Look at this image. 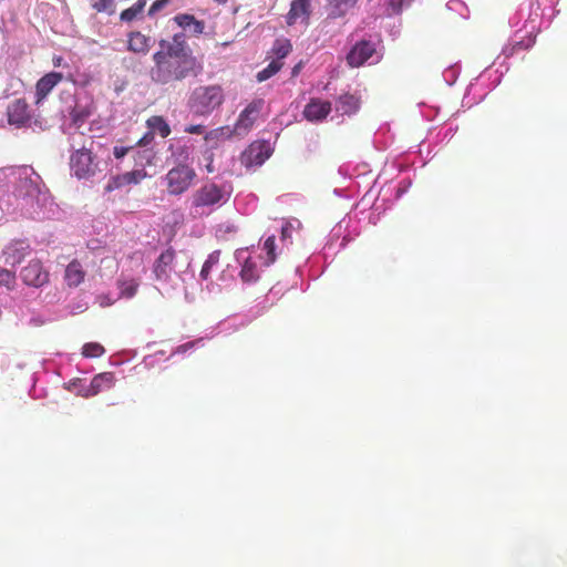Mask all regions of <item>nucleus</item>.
<instances>
[{"label": "nucleus", "instance_id": "obj_1", "mask_svg": "<svg viewBox=\"0 0 567 567\" xmlns=\"http://www.w3.org/2000/svg\"><path fill=\"white\" fill-rule=\"evenodd\" d=\"M152 59L154 65L150 75L154 83L161 85L197 78L204 70L203 63L189 48L184 32L175 33L171 40L161 39L158 50Z\"/></svg>", "mask_w": 567, "mask_h": 567}, {"label": "nucleus", "instance_id": "obj_2", "mask_svg": "<svg viewBox=\"0 0 567 567\" xmlns=\"http://www.w3.org/2000/svg\"><path fill=\"white\" fill-rule=\"evenodd\" d=\"M231 195V188L214 182L204 183L190 197V209L197 214L210 213L226 204Z\"/></svg>", "mask_w": 567, "mask_h": 567}, {"label": "nucleus", "instance_id": "obj_3", "mask_svg": "<svg viewBox=\"0 0 567 567\" xmlns=\"http://www.w3.org/2000/svg\"><path fill=\"white\" fill-rule=\"evenodd\" d=\"M225 95L220 85H199L188 96L187 107L195 116H209L224 103Z\"/></svg>", "mask_w": 567, "mask_h": 567}, {"label": "nucleus", "instance_id": "obj_4", "mask_svg": "<svg viewBox=\"0 0 567 567\" xmlns=\"http://www.w3.org/2000/svg\"><path fill=\"white\" fill-rule=\"evenodd\" d=\"M196 177V171L187 164H178L172 167L164 177L167 194L179 196L186 193L194 184Z\"/></svg>", "mask_w": 567, "mask_h": 567}, {"label": "nucleus", "instance_id": "obj_5", "mask_svg": "<svg viewBox=\"0 0 567 567\" xmlns=\"http://www.w3.org/2000/svg\"><path fill=\"white\" fill-rule=\"evenodd\" d=\"M70 169L79 179H90L99 172V162L91 148L83 146L70 156Z\"/></svg>", "mask_w": 567, "mask_h": 567}, {"label": "nucleus", "instance_id": "obj_6", "mask_svg": "<svg viewBox=\"0 0 567 567\" xmlns=\"http://www.w3.org/2000/svg\"><path fill=\"white\" fill-rule=\"evenodd\" d=\"M373 58V62H379L381 58L377 52L375 43L370 40H360L347 54V63L351 68H360Z\"/></svg>", "mask_w": 567, "mask_h": 567}, {"label": "nucleus", "instance_id": "obj_7", "mask_svg": "<svg viewBox=\"0 0 567 567\" xmlns=\"http://www.w3.org/2000/svg\"><path fill=\"white\" fill-rule=\"evenodd\" d=\"M24 285L33 288H41L49 284L50 272L40 259H31L20 271Z\"/></svg>", "mask_w": 567, "mask_h": 567}, {"label": "nucleus", "instance_id": "obj_8", "mask_svg": "<svg viewBox=\"0 0 567 567\" xmlns=\"http://www.w3.org/2000/svg\"><path fill=\"white\" fill-rule=\"evenodd\" d=\"M265 105L262 99L251 101L239 114L233 130L236 135L247 134L257 122Z\"/></svg>", "mask_w": 567, "mask_h": 567}, {"label": "nucleus", "instance_id": "obj_9", "mask_svg": "<svg viewBox=\"0 0 567 567\" xmlns=\"http://www.w3.org/2000/svg\"><path fill=\"white\" fill-rule=\"evenodd\" d=\"M8 123L17 128L27 127L32 120V111L25 99H16L7 106Z\"/></svg>", "mask_w": 567, "mask_h": 567}, {"label": "nucleus", "instance_id": "obj_10", "mask_svg": "<svg viewBox=\"0 0 567 567\" xmlns=\"http://www.w3.org/2000/svg\"><path fill=\"white\" fill-rule=\"evenodd\" d=\"M31 251L32 249L28 241L22 239L11 240L2 251L4 264L14 267L21 264Z\"/></svg>", "mask_w": 567, "mask_h": 567}, {"label": "nucleus", "instance_id": "obj_11", "mask_svg": "<svg viewBox=\"0 0 567 567\" xmlns=\"http://www.w3.org/2000/svg\"><path fill=\"white\" fill-rule=\"evenodd\" d=\"M312 0H293L290 4V9L286 16V22L288 25H295L296 23L305 24L306 27L310 23L312 14Z\"/></svg>", "mask_w": 567, "mask_h": 567}, {"label": "nucleus", "instance_id": "obj_12", "mask_svg": "<svg viewBox=\"0 0 567 567\" xmlns=\"http://www.w3.org/2000/svg\"><path fill=\"white\" fill-rule=\"evenodd\" d=\"M176 257L175 250L169 247L164 250L155 260L153 266V274L155 279L161 282H167L174 271V260Z\"/></svg>", "mask_w": 567, "mask_h": 567}, {"label": "nucleus", "instance_id": "obj_13", "mask_svg": "<svg viewBox=\"0 0 567 567\" xmlns=\"http://www.w3.org/2000/svg\"><path fill=\"white\" fill-rule=\"evenodd\" d=\"M147 173L144 168L133 169L123 174H117L110 178L105 186L106 192H113L131 184H138L146 178Z\"/></svg>", "mask_w": 567, "mask_h": 567}, {"label": "nucleus", "instance_id": "obj_14", "mask_svg": "<svg viewBox=\"0 0 567 567\" xmlns=\"http://www.w3.org/2000/svg\"><path fill=\"white\" fill-rule=\"evenodd\" d=\"M331 112V103L320 99H310L309 103L303 109V116L309 122H320L327 118Z\"/></svg>", "mask_w": 567, "mask_h": 567}, {"label": "nucleus", "instance_id": "obj_15", "mask_svg": "<svg viewBox=\"0 0 567 567\" xmlns=\"http://www.w3.org/2000/svg\"><path fill=\"white\" fill-rule=\"evenodd\" d=\"M62 80L63 74L60 72H50L40 78L35 84L37 103L45 99Z\"/></svg>", "mask_w": 567, "mask_h": 567}, {"label": "nucleus", "instance_id": "obj_16", "mask_svg": "<svg viewBox=\"0 0 567 567\" xmlns=\"http://www.w3.org/2000/svg\"><path fill=\"white\" fill-rule=\"evenodd\" d=\"M269 157V153L262 144H251L243 154L241 163L249 166H259Z\"/></svg>", "mask_w": 567, "mask_h": 567}, {"label": "nucleus", "instance_id": "obj_17", "mask_svg": "<svg viewBox=\"0 0 567 567\" xmlns=\"http://www.w3.org/2000/svg\"><path fill=\"white\" fill-rule=\"evenodd\" d=\"M173 21L184 31H189L195 37L200 35L205 30V22L189 13H178L173 18Z\"/></svg>", "mask_w": 567, "mask_h": 567}, {"label": "nucleus", "instance_id": "obj_18", "mask_svg": "<svg viewBox=\"0 0 567 567\" xmlns=\"http://www.w3.org/2000/svg\"><path fill=\"white\" fill-rule=\"evenodd\" d=\"M151 49V38L140 31L127 34V50L137 54H147Z\"/></svg>", "mask_w": 567, "mask_h": 567}, {"label": "nucleus", "instance_id": "obj_19", "mask_svg": "<svg viewBox=\"0 0 567 567\" xmlns=\"http://www.w3.org/2000/svg\"><path fill=\"white\" fill-rule=\"evenodd\" d=\"M233 135H236L230 126H219L205 133L204 141L209 148H216L218 145L226 140H229Z\"/></svg>", "mask_w": 567, "mask_h": 567}, {"label": "nucleus", "instance_id": "obj_20", "mask_svg": "<svg viewBox=\"0 0 567 567\" xmlns=\"http://www.w3.org/2000/svg\"><path fill=\"white\" fill-rule=\"evenodd\" d=\"M115 378L112 372H103L96 374L85 391V396H93L104 389H111L114 384Z\"/></svg>", "mask_w": 567, "mask_h": 567}, {"label": "nucleus", "instance_id": "obj_21", "mask_svg": "<svg viewBox=\"0 0 567 567\" xmlns=\"http://www.w3.org/2000/svg\"><path fill=\"white\" fill-rule=\"evenodd\" d=\"M360 105L361 101L359 96L344 93L338 97L336 102V111L340 112L342 115H352L359 111Z\"/></svg>", "mask_w": 567, "mask_h": 567}, {"label": "nucleus", "instance_id": "obj_22", "mask_svg": "<svg viewBox=\"0 0 567 567\" xmlns=\"http://www.w3.org/2000/svg\"><path fill=\"white\" fill-rule=\"evenodd\" d=\"M85 271L81 262L76 259L72 260L65 269L64 279L69 287H78L84 281Z\"/></svg>", "mask_w": 567, "mask_h": 567}, {"label": "nucleus", "instance_id": "obj_23", "mask_svg": "<svg viewBox=\"0 0 567 567\" xmlns=\"http://www.w3.org/2000/svg\"><path fill=\"white\" fill-rule=\"evenodd\" d=\"M239 276L246 284L256 282L260 277L257 262L251 258H247L241 267Z\"/></svg>", "mask_w": 567, "mask_h": 567}, {"label": "nucleus", "instance_id": "obj_24", "mask_svg": "<svg viewBox=\"0 0 567 567\" xmlns=\"http://www.w3.org/2000/svg\"><path fill=\"white\" fill-rule=\"evenodd\" d=\"M146 125L151 131L157 132L163 138L167 137L171 134L169 125L161 115H153L148 117L146 120Z\"/></svg>", "mask_w": 567, "mask_h": 567}, {"label": "nucleus", "instance_id": "obj_25", "mask_svg": "<svg viewBox=\"0 0 567 567\" xmlns=\"http://www.w3.org/2000/svg\"><path fill=\"white\" fill-rule=\"evenodd\" d=\"M146 6V0H137L133 6L123 10L120 14V19L123 22H132L138 19Z\"/></svg>", "mask_w": 567, "mask_h": 567}, {"label": "nucleus", "instance_id": "obj_26", "mask_svg": "<svg viewBox=\"0 0 567 567\" xmlns=\"http://www.w3.org/2000/svg\"><path fill=\"white\" fill-rule=\"evenodd\" d=\"M292 50V44L288 39H277L271 48L272 54L276 56L275 60L281 61Z\"/></svg>", "mask_w": 567, "mask_h": 567}, {"label": "nucleus", "instance_id": "obj_27", "mask_svg": "<svg viewBox=\"0 0 567 567\" xmlns=\"http://www.w3.org/2000/svg\"><path fill=\"white\" fill-rule=\"evenodd\" d=\"M357 0H333V8L329 13L332 19L341 18L355 4Z\"/></svg>", "mask_w": 567, "mask_h": 567}, {"label": "nucleus", "instance_id": "obj_28", "mask_svg": "<svg viewBox=\"0 0 567 567\" xmlns=\"http://www.w3.org/2000/svg\"><path fill=\"white\" fill-rule=\"evenodd\" d=\"M91 115V111L86 106L75 105L71 113V120L74 125L80 127Z\"/></svg>", "mask_w": 567, "mask_h": 567}, {"label": "nucleus", "instance_id": "obj_29", "mask_svg": "<svg viewBox=\"0 0 567 567\" xmlns=\"http://www.w3.org/2000/svg\"><path fill=\"white\" fill-rule=\"evenodd\" d=\"M284 63L282 61H279V60H272L268 65L267 68H265L264 70L259 71L257 73V80L259 82H262V81H266L268 80L269 78H271L272 75H275L278 71L281 70Z\"/></svg>", "mask_w": 567, "mask_h": 567}, {"label": "nucleus", "instance_id": "obj_30", "mask_svg": "<svg viewBox=\"0 0 567 567\" xmlns=\"http://www.w3.org/2000/svg\"><path fill=\"white\" fill-rule=\"evenodd\" d=\"M17 277L16 272L0 266V286L12 290L16 287Z\"/></svg>", "mask_w": 567, "mask_h": 567}, {"label": "nucleus", "instance_id": "obj_31", "mask_svg": "<svg viewBox=\"0 0 567 567\" xmlns=\"http://www.w3.org/2000/svg\"><path fill=\"white\" fill-rule=\"evenodd\" d=\"M138 282L135 279L120 281L118 287L121 296L125 298H132L136 295L138 289Z\"/></svg>", "mask_w": 567, "mask_h": 567}, {"label": "nucleus", "instance_id": "obj_32", "mask_svg": "<svg viewBox=\"0 0 567 567\" xmlns=\"http://www.w3.org/2000/svg\"><path fill=\"white\" fill-rule=\"evenodd\" d=\"M275 240H276L275 235H271L264 243L262 249L267 254V260L265 262L266 266H269V265H271V264H274L276 261V252H275L276 251V245H275Z\"/></svg>", "mask_w": 567, "mask_h": 567}, {"label": "nucleus", "instance_id": "obj_33", "mask_svg": "<svg viewBox=\"0 0 567 567\" xmlns=\"http://www.w3.org/2000/svg\"><path fill=\"white\" fill-rule=\"evenodd\" d=\"M104 353V348L97 342L85 343L82 348V354L85 358H99Z\"/></svg>", "mask_w": 567, "mask_h": 567}, {"label": "nucleus", "instance_id": "obj_34", "mask_svg": "<svg viewBox=\"0 0 567 567\" xmlns=\"http://www.w3.org/2000/svg\"><path fill=\"white\" fill-rule=\"evenodd\" d=\"M91 7L97 12L114 13V0H90Z\"/></svg>", "mask_w": 567, "mask_h": 567}, {"label": "nucleus", "instance_id": "obj_35", "mask_svg": "<svg viewBox=\"0 0 567 567\" xmlns=\"http://www.w3.org/2000/svg\"><path fill=\"white\" fill-rule=\"evenodd\" d=\"M218 258H219V252L218 251H215V252H213V254H210L208 256V258L204 262V265L202 267V270L199 272V277L203 280H207L208 279L213 266L218 262Z\"/></svg>", "mask_w": 567, "mask_h": 567}, {"label": "nucleus", "instance_id": "obj_36", "mask_svg": "<svg viewBox=\"0 0 567 567\" xmlns=\"http://www.w3.org/2000/svg\"><path fill=\"white\" fill-rule=\"evenodd\" d=\"M414 0H389L388 7L391 13L400 14L404 7L410 6Z\"/></svg>", "mask_w": 567, "mask_h": 567}, {"label": "nucleus", "instance_id": "obj_37", "mask_svg": "<svg viewBox=\"0 0 567 567\" xmlns=\"http://www.w3.org/2000/svg\"><path fill=\"white\" fill-rule=\"evenodd\" d=\"M206 126L203 124H190L185 126L184 132L188 134L202 135L205 133Z\"/></svg>", "mask_w": 567, "mask_h": 567}, {"label": "nucleus", "instance_id": "obj_38", "mask_svg": "<svg viewBox=\"0 0 567 567\" xmlns=\"http://www.w3.org/2000/svg\"><path fill=\"white\" fill-rule=\"evenodd\" d=\"M169 0H155L148 9V16H154L156 12L161 11Z\"/></svg>", "mask_w": 567, "mask_h": 567}, {"label": "nucleus", "instance_id": "obj_39", "mask_svg": "<svg viewBox=\"0 0 567 567\" xmlns=\"http://www.w3.org/2000/svg\"><path fill=\"white\" fill-rule=\"evenodd\" d=\"M535 42V39H528V42L525 43L524 41H518L516 42L513 48H512V52L511 54H513L514 52L516 51H519V50H526L528 49L529 47H532Z\"/></svg>", "mask_w": 567, "mask_h": 567}, {"label": "nucleus", "instance_id": "obj_40", "mask_svg": "<svg viewBox=\"0 0 567 567\" xmlns=\"http://www.w3.org/2000/svg\"><path fill=\"white\" fill-rule=\"evenodd\" d=\"M130 148L131 147L115 146L113 150V154L116 158H122L128 153Z\"/></svg>", "mask_w": 567, "mask_h": 567}, {"label": "nucleus", "instance_id": "obj_41", "mask_svg": "<svg viewBox=\"0 0 567 567\" xmlns=\"http://www.w3.org/2000/svg\"><path fill=\"white\" fill-rule=\"evenodd\" d=\"M63 58L61 55H54L52 58V64L54 68L63 66Z\"/></svg>", "mask_w": 567, "mask_h": 567}, {"label": "nucleus", "instance_id": "obj_42", "mask_svg": "<svg viewBox=\"0 0 567 567\" xmlns=\"http://www.w3.org/2000/svg\"><path fill=\"white\" fill-rule=\"evenodd\" d=\"M194 346L193 342H187L185 344H182L178 347V351L185 352L186 350L190 349Z\"/></svg>", "mask_w": 567, "mask_h": 567}, {"label": "nucleus", "instance_id": "obj_43", "mask_svg": "<svg viewBox=\"0 0 567 567\" xmlns=\"http://www.w3.org/2000/svg\"><path fill=\"white\" fill-rule=\"evenodd\" d=\"M300 69H301V63H298L297 65H295L292 69V76H296L300 72Z\"/></svg>", "mask_w": 567, "mask_h": 567}, {"label": "nucleus", "instance_id": "obj_44", "mask_svg": "<svg viewBox=\"0 0 567 567\" xmlns=\"http://www.w3.org/2000/svg\"><path fill=\"white\" fill-rule=\"evenodd\" d=\"M288 233H289V228L288 227H282L281 235H282L284 238L288 236Z\"/></svg>", "mask_w": 567, "mask_h": 567}, {"label": "nucleus", "instance_id": "obj_45", "mask_svg": "<svg viewBox=\"0 0 567 567\" xmlns=\"http://www.w3.org/2000/svg\"><path fill=\"white\" fill-rule=\"evenodd\" d=\"M228 0H215L217 4H225Z\"/></svg>", "mask_w": 567, "mask_h": 567}, {"label": "nucleus", "instance_id": "obj_46", "mask_svg": "<svg viewBox=\"0 0 567 567\" xmlns=\"http://www.w3.org/2000/svg\"><path fill=\"white\" fill-rule=\"evenodd\" d=\"M207 171L212 173L214 171L212 163L206 166Z\"/></svg>", "mask_w": 567, "mask_h": 567}]
</instances>
